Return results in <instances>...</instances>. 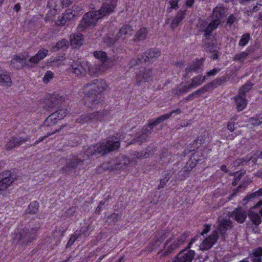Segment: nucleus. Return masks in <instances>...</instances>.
<instances>
[{"label": "nucleus", "mask_w": 262, "mask_h": 262, "mask_svg": "<svg viewBox=\"0 0 262 262\" xmlns=\"http://www.w3.org/2000/svg\"><path fill=\"white\" fill-rule=\"evenodd\" d=\"M231 217L234 218L238 223H243L247 218V213L242 208H236L231 213Z\"/></svg>", "instance_id": "412c9836"}, {"label": "nucleus", "mask_w": 262, "mask_h": 262, "mask_svg": "<svg viewBox=\"0 0 262 262\" xmlns=\"http://www.w3.org/2000/svg\"><path fill=\"white\" fill-rule=\"evenodd\" d=\"M151 133V129H148L147 127H144L136 135V138L134 139V142L141 144L146 140L148 136Z\"/></svg>", "instance_id": "aec40b11"}, {"label": "nucleus", "mask_w": 262, "mask_h": 262, "mask_svg": "<svg viewBox=\"0 0 262 262\" xmlns=\"http://www.w3.org/2000/svg\"><path fill=\"white\" fill-rule=\"evenodd\" d=\"M186 10H180L177 15L173 18L170 24L172 29L176 28L185 17Z\"/></svg>", "instance_id": "bb28decb"}, {"label": "nucleus", "mask_w": 262, "mask_h": 262, "mask_svg": "<svg viewBox=\"0 0 262 262\" xmlns=\"http://www.w3.org/2000/svg\"><path fill=\"white\" fill-rule=\"evenodd\" d=\"M129 163V158L124 156L118 157L110 161V166L108 167V168L111 170H123L127 167Z\"/></svg>", "instance_id": "1a4fd4ad"}, {"label": "nucleus", "mask_w": 262, "mask_h": 262, "mask_svg": "<svg viewBox=\"0 0 262 262\" xmlns=\"http://www.w3.org/2000/svg\"><path fill=\"white\" fill-rule=\"evenodd\" d=\"M57 120H58V116L53 113L46 119L44 125L47 126H52L56 123Z\"/></svg>", "instance_id": "f704fd0d"}, {"label": "nucleus", "mask_w": 262, "mask_h": 262, "mask_svg": "<svg viewBox=\"0 0 262 262\" xmlns=\"http://www.w3.org/2000/svg\"><path fill=\"white\" fill-rule=\"evenodd\" d=\"M226 81H227L226 78L225 77L223 76L221 78H216V79H214V80L211 81V82L213 84V87H214V88H216L217 86H220L222 84L225 83Z\"/></svg>", "instance_id": "c03bdc74"}, {"label": "nucleus", "mask_w": 262, "mask_h": 262, "mask_svg": "<svg viewBox=\"0 0 262 262\" xmlns=\"http://www.w3.org/2000/svg\"><path fill=\"white\" fill-rule=\"evenodd\" d=\"M234 100L236 105V108L238 112L244 110L247 105L248 101L245 98V96L238 94L234 97Z\"/></svg>", "instance_id": "5701e85b"}, {"label": "nucleus", "mask_w": 262, "mask_h": 262, "mask_svg": "<svg viewBox=\"0 0 262 262\" xmlns=\"http://www.w3.org/2000/svg\"><path fill=\"white\" fill-rule=\"evenodd\" d=\"M253 262H261L262 248L258 247L255 249L251 255Z\"/></svg>", "instance_id": "473e14b6"}, {"label": "nucleus", "mask_w": 262, "mask_h": 262, "mask_svg": "<svg viewBox=\"0 0 262 262\" xmlns=\"http://www.w3.org/2000/svg\"><path fill=\"white\" fill-rule=\"evenodd\" d=\"M188 233L184 232L179 236L169 246L164 252H162V255H166L168 253H170L174 250L178 249L182 245L188 237Z\"/></svg>", "instance_id": "9b49d317"}, {"label": "nucleus", "mask_w": 262, "mask_h": 262, "mask_svg": "<svg viewBox=\"0 0 262 262\" xmlns=\"http://www.w3.org/2000/svg\"><path fill=\"white\" fill-rule=\"evenodd\" d=\"M64 101V98L59 94H54L45 102V108L52 109L61 105Z\"/></svg>", "instance_id": "4468645a"}, {"label": "nucleus", "mask_w": 262, "mask_h": 262, "mask_svg": "<svg viewBox=\"0 0 262 262\" xmlns=\"http://www.w3.org/2000/svg\"><path fill=\"white\" fill-rule=\"evenodd\" d=\"M242 177V173L239 171L235 172L234 175V180L232 182V185L236 186L238 182L240 180Z\"/></svg>", "instance_id": "052dcab7"}, {"label": "nucleus", "mask_w": 262, "mask_h": 262, "mask_svg": "<svg viewBox=\"0 0 262 262\" xmlns=\"http://www.w3.org/2000/svg\"><path fill=\"white\" fill-rule=\"evenodd\" d=\"M40 225L38 223L32 226H29L28 228L21 230L19 232L15 233L14 235V241H16L21 245L27 244L35 238Z\"/></svg>", "instance_id": "39448f33"}, {"label": "nucleus", "mask_w": 262, "mask_h": 262, "mask_svg": "<svg viewBox=\"0 0 262 262\" xmlns=\"http://www.w3.org/2000/svg\"><path fill=\"white\" fill-rule=\"evenodd\" d=\"M170 117H171L170 114H164V115H161V116L157 118L156 119L157 120V122H158V123L159 124L161 122L169 119Z\"/></svg>", "instance_id": "e2e57ef3"}, {"label": "nucleus", "mask_w": 262, "mask_h": 262, "mask_svg": "<svg viewBox=\"0 0 262 262\" xmlns=\"http://www.w3.org/2000/svg\"><path fill=\"white\" fill-rule=\"evenodd\" d=\"M54 74L51 71H47L43 78L45 83H48L51 79L53 78Z\"/></svg>", "instance_id": "6e6d98bb"}, {"label": "nucleus", "mask_w": 262, "mask_h": 262, "mask_svg": "<svg viewBox=\"0 0 262 262\" xmlns=\"http://www.w3.org/2000/svg\"><path fill=\"white\" fill-rule=\"evenodd\" d=\"M161 55V52L157 49H151L145 52L143 55H139V60L142 61L149 62L157 58Z\"/></svg>", "instance_id": "dca6fc26"}, {"label": "nucleus", "mask_w": 262, "mask_h": 262, "mask_svg": "<svg viewBox=\"0 0 262 262\" xmlns=\"http://www.w3.org/2000/svg\"><path fill=\"white\" fill-rule=\"evenodd\" d=\"M120 219V214L117 213H113L107 217L106 222L109 223V224H111L112 222L115 224V223L118 222Z\"/></svg>", "instance_id": "a18cd8bd"}, {"label": "nucleus", "mask_w": 262, "mask_h": 262, "mask_svg": "<svg viewBox=\"0 0 262 262\" xmlns=\"http://www.w3.org/2000/svg\"><path fill=\"white\" fill-rule=\"evenodd\" d=\"M11 80L8 74H4L0 75V85L3 86H10Z\"/></svg>", "instance_id": "c9c22d12"}, {"label": "nucleus", "mask_w": 262, "mask_h": 262, "mask_svg": "<svg viewBox=\"0 0 262 262\" xmlns=\"http://www.w3.org/2000/svg\"><path fill=\"white\" fill-rule=\"evenodd\" d=\"M179 86L180 89V91L181 92L182 94H184L189 91L190 89H191V88L189 87V84H185L184 83H182L180 85H179Z\"/></svg>", "instance_id": "bf43d9fd"}, {"label": "nucleus", "mask_w": 262, "mask_h": 262, "mask_svg": "<svg viewBox=\"0 0 262 262\" xmlns=\"http://www.w3.org/2000/svg\"><path fill=\"white\" fill-rule=\"evenodd\" d=\"M249 52L247 50L236 54L233 57L234 61H244L248 57Z\"/></svg>", "instance_id": "4c0bfd02"}, {"label": "nucleus", "mask_w": 262, "mask_h": 262, "mask_svg": "<svg viewBox=\"0 0 262 262\" xmlns=\"http://www.w3.org/2000/svg\"><path fill=\"white\" fill-rule=\"evenodd\" d=\"M115 8V3L112 1H108L104 3L98 10L87 12L83 15L77 27L78 31L82 32L94 27L99 19L113 12Z\"/></svg>", "instance_id": "f257e3e1"}, {"label": "nucleus", "mask_w": 262, "mask_h": 262, "mask_svg": "<svg viewBox=\"0 0 262 262\" xmlns=\"http://www.w3.org/2000/svg\"><path fill=\"white\" fill-rule=\"evenodd\" d=\"M68 44V40L65 39H63L57 42L55 47L54 48V49L57 48L58 49H62L64 47H67Z\"/></svg>", "instance_id": "864d4df0"}, {"label": "nucleus", "mask_w": 262, "mask_h": 262, "mask_svg": "<svg viewBox=\"0 0 262 262\" xmlns=\"http://www.w3.org/2000/svg\"><path fill=\"white\" fill-rule=\"evenodd\" d=\"M156 149L157 148L155 145H149L144 149V152H146L147 154V158L154 154L156 150Z\"/></svg>", "instance_id": "5fc2aeb1"}, {"label": "nucleus", "mask_w": 262, "mask_h": 262, "mask_svg": "<svg viewBox=\"0 0 262 262\" xmlns=\"http://www.w3.org/2000/svg\"><path fill=\"white\" fill-rule=\"evenodd\" d=\"M166 233L164 231H162L158 233L156 235L155 237L153 239V242L151 244V249L154 250L158 247L162 242L164 239Z\"/></svg>", "instance_id": "a878e982"}, {"label": "nucleus", "mask_w": 262, "mask_h": 262, "mask_svg": "<svg viewBox=\"0 0 262 262\" xmlns=\"http://www.w3.org/2000/svg\"><path fill=\"white\" fill-rule=\"evenodd\" d=\"M227 11L222 6H217L213 9L211 15L212 21L208 23L205 20H201L198 24V29L205 33V36L211 34L221 23V19L227 15Z\"/></svg>", "instance_id": "f03ea898"}, {"label": "nucleus", "mask_w": 262, "mask_h": 262, "mask_svg": "<svg viewBox=\"0 0 262 262\" xmlns=\"http://www.w3.org/2000/svg\"><path fill=\"white\" fill-rule=\"evenodd\" d=\"M205 79L206 77L202 75H199L194 77L191 79V83L189 84V87H190L191 89L196 88L200 85L205 80Z\"/></svg>", "instance_id": "7c9ffc66"}, {"label": "nucleus", "mask_w": 262, "mask_h": 262, "mask_svg": "<svg viewBox=\"0 0 262 262\" xmlns=\"http://www.w3.org/2000/svg\"><path fill=\"white\" fill-rule=\"evenodd\" d=\"M260 196H262V188L255 191V192H253L250 195H248L245 200H249L251 199Z\"/></svg>", "instance_id": "3c124183"}, {"label": "nucleus", "mask_w": 262, "mask_h": 262, "mask_svg": "<svg viewBox=\"0 0 262 262\" xmlns=\"http://www.w3.org/2000/svg\"><path fill=\"white\" fill-rule=\"evenodd\" d=\"M58 0H48L47 3V7L50 9H53L55 11L59 10L61 9V7L57 4Z\"/></svg>", "instance_id": "58836bf2"}, {"label": "nucleus", "mask_w": 262, "mask_h": 262, "mask_svg": "<svg viewBox=\"0 0 262 262\" xmlns=\"http://www.w3.org/2000/svg\"><path fill=\"white\" fill-rule=\"evenodd\" d=\"M120 142L114 140H107L105 142L90 146L86 150L87 155H93L98 154L104 155L118 149L120 147Z\"/></svg>", "instance_id": "20e7f679"}, {"label": "nucleus", "mask_w": 262, "mask_h": 262, "mask_svg": "<svg viewBox=\"0 0 262 262\" xmlns=\"http://www.w3.org/2000/svg\"><path fill=\"white\" fill-rule=\"evenodd\" d=\"M87 94L85 97V104L91 108L95 107L102 101L101 94H98L93 92L86 91Z\"/></svg>", "instance_id": "f8f14e48"}, {"label": "nucleus", "mask_w": 262, "mask_h": 262, "mask_svg": "<svg viewBox=\"0 0 262 262\" xmlns=\"http://www.w3.org/2000/svg\"><path fill=\"white\" fill-rule=\"evenodd\" d=\"M76 212V208L75 207L70 208L65 213L66 216H70L73 215Z\"/></svg>", "instance_id": "774afa93"}, {"label": "nucleus", "mask_w": 262, "mask_h": 262, "mask_svg": "<svg viewBox=\"0 0 262 262\" xmlns=\"http://www.w3.org/2000/svg\"><path fill=\"white\" fill-rule=\"evenodd\" d=\"M196 165V163L195 162H193L192 160H189L183 168L182 170L184 172L190 171L195 167Z\"/></svg>", "instance_id": "a19ab883"}, {"label": "nucleus", "mask_w": 262, "mask_h": 262, "mask_svg": "<svg viewBox=\"0 0 262 262\" xmlns=\"http://www.w3.org/2000/svg\"><path fill=\"white\" fill-rule=\"evenodd\" d=\"M133 28L129 25L123 26L119 30L117 34L118 38L124 39L130 36L133 32Z\"/></svg>", "instance_id": "b1692460"}, {"label": "nucleus", "mask_w": 262, "mask_h": 262, "mask_svg": "<svg viewBox=\"0 0 262 262\" xmlns=\"http://www.w3.org/2000/svg\"><path fill=\"white\" fill-rule=\"evenodd\" d=\"M48 52L49 51L48 50L42 49L39 50L35 55L38 57L39 61H40L47 56Z\"/></svg>", "instance_id": "8fccbe9b"}, {"label": "nucleus", "mask_w": 262, "mask_h": 262, "mask_svg": "<svg viewBox=\"0 0 262 262\" xmlns=\"http://www.w3.org/2000/svg\"><path fill=\"white\" fill-rule=\"evenodd\" d=\"M214 89V87H213V84L211 82L208 83L206 85L202 86L201 88L198 90V91H199V93L200 95L201 94L205 93V92L209 91L211 90H212Z\"/></svg>", "instance_id": "49530a36"}, {"label": "nucleus", "mask_w": 262, "mask_h": 262, "mask_svg": "<svg viewBox=\"0 0 262 262\" xmlns=\"http://www.w3.org/2000/svg\"><path fill=\"white\" fill-rule=\"evenodd\" d=\"M194 255V251L185 249L179 252L176 259L172 262H192Z\"/></svg>", "instance_id": "2eb2a0df"}, {"label": "nucleus", "mask_w": 262, "mask_h": 262, "mask_svg": "<svg viewBox=\"0 0 262 262\" xmlns=\"http://www.w3.org/2000/svg\"><path fill=\"white\" fill-rule=\"evenodd\" d=\"M135 156L138 159H142L143 158H147L146 152H144V150L141 151L140 152L136 151L135 154Z\"/></svg>", "instance_id": "0e129e2a"}, {"label": "nucleus", "mask_w": 262, "mask_h": 262, "mask_svg": "<svg viewBox=\"0 0 262 262\" xmlns=\"http://www.w3.org/2000/svg\"><path fill=\"white\" fill-rule=\"evenodd\" d=\"M248 216L251 221L254 225L258 226L261 224V219L258 213L250 211L248 213Z\"/></svg>", "instance_id": "2f4dec72"}, {"label": "nucleus", "mask_w": 262, "mask_h": 262, "mask_svg": "<svg viewBox=\"0 0 262 262\" xmlns=\"http://www.w3.org/2000/svg\"><path fill=\"white\" fill-rule=\"evenodd\" d=\"M179 1L180 0H169L168 3L170 6V8L168 9L169 11H170V9H178L179 8L178 3Z\"/></svg>", "instance_id": "13d9d810"}, {"label": "nucleus", "mask_w": 262, "mask_h": 262, "mask_svg": "<svg viewBox=\"0 0 262 262\" xmlns=\"http://www.w3.org/2000/svg\"><path fill=\"white\" fill-rule=\"evenodd\" d=\"M200 95V94L199 93V91H195V92H193L192 93L189 94L188 96H187L186 98H185L183 100V101L185 102L189 101L190 100H193L194 97H198Z\"/></svg>", "instance_id": "603ef678"}, {"label": "nucleus", "mask_w": 262, "mask_h": 262, "mask_svg": "<svg viewBox=\"0 0 262 262\" xmlns=\"http://www.w3.org/2000/svg\"><path fill=\"white\" fill-rule=\"evenodd\" d=\"M39 60L38 59V57L36 56H31L28 61H27L30 64V63L37 64L39 62Z\"/></svg>", "instance_id": "338daca9"}, {"label": "nucleus", "mask_w": 262, "mask_h": 262, "mask_svg": "<svg viewBox=\"0 0 262 262\" xmlns=\"http://www.w3.org/2000/svg\"><path fill=\"white\" fill-rule=\"evenodd\" d=\"M64 125H61L60 127L58 129H56L55 131L52 132V133H48L46 136H44L41 138H40L38 140H36L34 145H36L38 144L39 142L43 141L44 140H45L46 138H47L48 137L51 136L53 134H55L57 132H59L60 130H61L63 127Z\"/></svg>", "instance_id": "79ce46f5"}, {"label": "nucleus", "mask_w": 262, "mask_h": 262, "mask_svg": "<svg viewBox=\"0 0 262 262\" xmlns=\"http://www.w3.org/2000/svg\"><path fill=\"white\" fill-rule=\"evenodd\" d=\"M69 112L67 109L61 108L57 110L54 114L58 116V120L64 118L68 114Z\"/></svg>", "instance_id": "09e8293b"}, {"label": "nucleus", "mask_w": 262, "mask_h": 262, "mask_svg": "<svg viewBox=\"0 0 262 262\" xmlns=\"http://www.w3.org/2000/svg\"><path fill=\"white\" fill-rule=\"evenodd\" d=\"M202 62L200 60H197L195 62H193L191 64L189 65L185 69L186 76L189 73L192 72H198L199 69H201L202 66Z\"/></svg>", "instance_id": "c756f323"}, {"label": "nucleus", "mask_w": 262, "mask_h": 262, "mask_svg": "<svg viewBox=\"0 0 262 262\" xmlns=\"http://www.w3.org/2000/svg\"><path fill=\"white\" fill-rule=\"evenodd\" d=\"M148 34V30L145 27H142L138 30L134 37V40L136 42L143 41L146 39Z\"/></svg>", "instance_id": "c85d7f7f"}, {"label": "nucleus", "mask_w": 262, "mask_h": 262, "mask_svg": "<svg viewBox=\"0 0 262 262\" xmlns=\"http://www.w3.org/2000/svg\"><path fill=\"white\" fill-rule=\"evenodd\" d=\"M77 122L81 124L91 123L89 114H86L80 116L77 119Z\"/></svg>", "instance_id": "37998d69"}, {"label": "nucleus", "mask_w": 262, "mask_h": 262, "mask_svg": "<svg viewBox=\"0 0 262 262\" xmlns=\"http://www.w3.org/2000/svg\"><path fill=\"white\" fill-rule=\"evenodd\" d=\"M15 174L10 171L0 173V191L6 190L15 180Z\"/></svg>", "instance_id": "6e6552de"}, {"label": "nucleus", "mask_w": 262, "mask_h": 262, "mask_svg": "<svg viewBox=\"0 0 262 262\" xmlns=\"http://www.w3.org/2000/svg\"><path fill=\"white\" fill-rule=\"evenodd\" d=\"M108 112L106 110L96 111L92 113H89L90 122H95L101 121L107 115Z\"/></svg>", "instance_id": "393cba45"}, {"label": "nucleus", "mask_w": 262, "mask_h": 262, "mask_svg": "<svg viewBox=\"0 0 262 262\" xmlns=\"http://www.w3.org/2000/svg\"><path fill=\"white\" fill-rule=\"evenodd\" d=\"M107 85L103 79H97L87 83L83 87L85 92L86 91L93 92L98 94H101L107 89Z\"/></svg>", "instance_id": "0eeeda50"}, {"label": "nucleus", "mask_w": 262, "mask_h": 262, "mask_svg": "<svg viewBox=\"0 0 262 262\" xmlns=\"http://www.w3.org/2000/svg\"><path fill=\"white\" fill-rule=\"evenodd\" d=\"M38 209V204L36 201L31 202L28 209V211L29 213L35 214L37 213Z\"/></svg>", "instance_id": "ea45409f"}, {"label": "nucleus", "mask_w": 262, "mask_h": 262, "mask_svg": "<svg viewBox=\"0 0 262 262\" xmlns=\"http://www.w3.org/2000/svg\"><path fill=\"white\" fill-rule=\"evenodd\" d=\"M79 235L80 234L79 233H77L76 232H75L74 234L71 237L69 242H68L67 244V247L71 246L79 237Z\"/></svg>", "instance_id": "680f3d73"}, {"label": "nucleus", "mask_w": 262, "mask_h": 262, "mask_svg": "<svg viewBox=\"0 0 262 262\" xmlns=\"http://www.w3.org/2000/svg\"><path fill=\"white\" fill-rule=\"evenodd\" d=\"M253 86V84L251 82L247 81L239 89L238 94L245 96L246 93L248 92Z\"/></svg>", "instance_id": "e433bc0d"}, {"label": "nucleus", "mask_w": 262, "mask_h": 262, "mask_svg": "<svg viewBox=\"0 0 262 262\" xmlns=\"http://www.w3.org/2000/svg\"><path fill=\"white\" fill-rule=\"evenodd\" d=\"M93 54L95 58L99 59L102 62L101 63L108 64V61L109 59L105 52L102 51H97L94 52Z\"/></svg>", "instance_id": "72a5a7b5"}, {"label": "nucleus", "mask_w": 262, "mask_h": 262, "mask_svg": "<svg viewBox=\"0 0 262 262\" xmlns=\"http://www.w3.org/2000/svg\"><path fill=\"white\" fill-rule=\"evenodd\" d=\"M72 0H61L60 5L61 9L64 7H67L72 4Z\"/></svg>", "instance_id": "69168bd1"}, {"label": "nucleus", "mask_w": 262, "mask_h": 262, "mask_svg": "<svg viewBox=\"0 0 262 262\" xmlns=\"http://www.w3.org/2000/svg\"><path fill=\"white\" fill-rule=\"evenodd\" d=\"M232 228V222L229 220H222L217 229L213 231L209 236L203 241L200 246V249L206 250L211 248L216 242L219 234L222 239H225L227 236V230Z\"/></svg>", "instance_id": "7ed1b4c3"}, {"label": "nucleus", "mask_w": 262, "mask_h": 262, "mask_svg": "<svg viewBox=\"0 0 262 262\" xmlns=\"http://www.w3.org/2000/svg\"><path fill=\"white\" fill-rule=\"evenodd\" d=\"M11 66L17 70L22 69L24 67H32L31 64L27 62L26 58L24 57L21 58L18 55H15L11 60Z\"/></svg>", "instance_id": "a211bd4d"}, {"label": "nucleus", "mask_w": 262, "mask_h": 262, "mask_svg": "<svg viewBox=\"0 0 262 262\" xmlns=\"http://www.w3.org/2000/svg\"><path fill=\"white\" fill-rule=\"evenodd\" d=\"M78 15V13L75 10L67 9L63 16L57 20L56 24L58 26L66 25L68 21L73 19Z\"/></svg>", "instance_id": "f3484780"}, {"label": "nucleus", "mask_w": 262, "mask_h": 262, "mask_svg": "<svg viewBox=\"0 0 262 262\" xmlns=\"http://www.w3.org/2000/svg\"><path fill=\"white\" fill-rule=\"evenodd\" d=\"M83 165L82 160L75 156H72L66 160L65 164L61 167L60 171L63 174L69 175L80 169Z\"/></svg>", "instance_id": "423d86ee"}, {"label": "nucleus", "mask_w": 262, "mask_h": 262, "mask_svg": "<svg viewBox=\"0 0 262 262\" xmlns=\"http://www.w3.org/2000/svg\"><path fill=\"white\" fill-rule=\"evenodd\" d=\"M154 72L152 69H143L136 74V85H139L141 82H148L152 79Z\"/></svg>", "instance_id": "9d476101"}, {"label": "nucleus", "mask_w": 262, "mask_h": 262, "mask_svg": "<svg viewBox=\"0 0 262 262\" xmlns=\"http://www.w3.org/2000/svg\"><path fill=\"white\" fill-rule=\"evenodd\" d=\"M29 138H22L19 137H12L10 141L6 145L7 150H11L20 145L23 143L26 142Z\"/></svg>", "instance_id": "6ab92c4d"}, {"label": "nucleus", "mask_w": 262, "mask_h": 262, "mask_svg": "<svg viewBox=\"0 0 262 262\" xmlns=\"http://www.w3.org/2000/svg\"><path fill=\"white\" fill-rule=\"evenodd\" d=\"M83 40V37L81 34H73L70 36L71 44L74 48H77L81 46Z\"/></svg>", "instance_id": "cd10ccee"}, {"label": "nucleus", "mask_w": 262, "mask_h": 262, "mask_svg": "<svg viewBox=\"0 0 262 262\" xmlns=\"http://www.w3.org/2000/svg\"><path fill=\"white\" fill-rule=\"evenodd\" d=\"M111 66L106 63H99L91 64L89 67L88 73L92 76H99L103 73Z\"/></svg>", "instance_id": "ddd939ff"}, {"label": "nucleus", "mask_w": 262, "mask_h": 262, "mask_svg": "<svg viewBox=\"0 0 262 262\" xmlns=\"http://www.w3.org/2000/svg\"><path fill=\"white\" fill-rule=\"evenodd\" d=\"M118 37H106L104 38V42H106L108 46H111L114 45L116 41L118 39Z\"/></svg>", "instance_id": "4d7b16f0"}, {"label": "nucleus", "mask_w": 262, "mask_h": 262, "mask_svg": "<svg viewBox=\"0 0 262 262\" xmlns=\"http://www.w3.org/2000/svg\"><path fill=\"white\" fill-rule=\"evenodd\" d=\"M250 39V35L248 33L243 34L240 39L238 45L241 47H244L249 42Z\"/></svg>", "instance_id": "de8ad7c7"}, {"label": "nucleus", "mask_w": 262, "mask_h": 262, "mask_svg": "<svg viewBox=\"0 0 262 262\" xmlns=\"http://www.w3.org/2000/svg\"><path fill=\"white\" fill-rule=\"evenodd\" d=\"M71 70L77 76H82L85 75V69L78 61H73L71 64Z\"/></svg>", "instance_id": "4be33fe9"}]
</instances>
